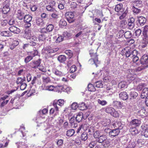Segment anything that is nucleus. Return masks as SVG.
<instances>
[{
    "label": "nucleus",
    "instance_id": "obj_1",
    "mask_svg": "<svg viewBox=\"0 0 148 148\" xmlns=\"http://www.w3.org/2000/svg\"><path fill=\"white\" fill-rule=\"evenodd\" d=\"M90 54L91 58L88 61V63L91 64H95L96 66H97V64L99 63L98 61L97 56L96 52H94L93 50L90 51Z\"/></svg>",
    "mask_w": 148,
    "mask_h": 148
},
{
    "label": "nucleus",
    "instance_id": "obj_2",
    "mask_svg": "<svg viewBox=\"0 0 148 148\" xmlns=\"http://www.w3.org/2000/svg\"><path fill=\"white\" fill-rule=\"evenodd\" d=\"M128 74L127 75L128 80L129 83H131L135 79L134 75L136 74L135 70L129 69L127 71Z\"/></svg>",
    "mask_w": 148,
    "mask_h": 148
},
{
    "label": "nucleus",
    "instance_id": "obj_3",
    "mask_svg": "<svg viewBox=\"0 0 148 148\" xmlns=\"http://www.w3.org/2000/svg\"><path fill=\"white\" fill-rule=\"evenodd\" d=\"M24 22L25 23V27L29 28L30 27L31 24V22H32V17L30 15L27 14L25 15L23 18Z\"/></svg>",
    "mask_w": 148,
    "mask_h": 148
},
{
    "label": "nucleus",
    "instance_id": "obj_4",
    "mask_svg": "<svg viewBox=\"0 0 148 148\" xmlns=\"http://www.w3.org/2000/svg\"><path fill=\"white\" fill-rule=\"evenodd\" d=\"M106 112L107 113L110 114L112 116L115 117H117L119 116L118 112L112 107H106Z\"/></svg>",
    "mask_w": 148,
    "mask_h": 148
},
{
    "label": "nucleus",
    "instance_id": "obj_5",
    "mask_svg": "<svg viewBox=\"0 0 148 148\" xmlns=\"http://www.w3.org/2000/svg\"><path fill=\"white\" fill-rule=\"evenodd\" d=\"M64 101L62 99H60L58 100L57 102L56 101H54L53 103V105L56 111V114H58V112L59 111L58 108V107L57 105H58L60 106H62L64 104Z\"/></svg>",
    "mask_w": 148,
    "mask_h": 148
},
{
    "label": "nucleus",
    "instance_id": "obj_6",
    "mask_svg": "<svg viewBox=\"0 0 148 148\" xmlns=\"http://www.w3.org/2000/svg\"><path fill=\"white\" fill-rule=\"evenodd\" d=\"M58 49V48H57L51 49L50 47H48L43 49L42 51L44 53L49 55L56 52Z\"/></svg>",
    "mask_w": 148,
    "mask_h": 148
},
{
    "label": "nucleus",
    "instance_id": "obj_7",
    "mask_svg": "<svg viewBox=\"0 0 148 148\" xmlns=\"http://www.w3.org/2000/svg\"><path fill=\"white\" fill-rule=\"evenodd\" d=\"M67 20L69 23H73L74 21V13L72 12H67L65 14Z\"/></svg>",
    "mask_w": 148,
    "mask_h": 148
},
{
    "label": "nucleus",
    "instance_id": "obj_8",
    "mask_svg": "<svg viewBox=\"0 0 148 148\" xmlns=\"http://www.w3.org/2000/svg\"><path fill=\"white\" fill-rule=\"evenodd\" d=\"M52 71L55 75L58 77H61L64 75V73L61 69H59L58 68H55L53 69Z\"/></svg>",
    "mask_w": 148,
    "mask_h": 148
},
{
    "label": "nucleus",
    "instance_id": "obj_9",
    "mask_svg": "<svg viewBox=\"0 0 148 148\" xmlns=\"http://www.w3.org/2000/svg\"><path fill=\"white\" fill-rule=\"evenodd\" d=\"M54 28V26L53 25L49 24L47 27L46 28H42L41 29L40 32L41 33H46L51 32Z\"/></svg>",
    "mask_w": 148,
    "mask_h": 148
},
{
    "label": "nucleus",
    "instance_id": "obj_10",
    "mask_svg": "<svg viewBox=\"0 0 148 148\" xmlns=\"http://www.w3.org/2000/svg\"><path fill=\"white\" fill-rule=\"evenodd\" d=\"M8 95H5L1 97L0 99V102H1L0 104V106L1 107H4L6 105L8 102L9 100H5L8 97Z\"/></svg>",
    "mask_w": 148,
    "mask_h": 148
},
{
    "label": "nucleus",
    "instance_id": "obj_11",
    "mask_svg": "<svg viewBox=\"0 0 148 148\" xmlns=\"http://www.w3.org/2000/svg\"><path fill=\"white\" fill-rule=\"evenodd\" d=\"M141 63L144 65H147L148 67V56L146 54L143 55L140 60Z\"/></svg>",
    "mask_w": 148,
    "mask_h": 148
},
{
    "label": "nucleus",
    "instance_id": "obj_12",
    "mask_svg": "<svg viewBox=\"0 0 148 148\" xmlns=\"http://www.w3.org/2000/svg\"><path fill=\"white\" fill-rule=\"evenodd\" d=\"M138 51L136 50H134L132 51L131 50H128L127 51H126L125 53L126 56L127 57H130L131 58L132 56H135V54H137Z\"/></svg>",
    "mask_w": 148,
    "mask_h": 148
},
{
    "label": "nucleus",
    "instance_id": "obj_13",
    "mask_svg": "<svg viewBox=\"0 0 148 148\" xmlns=\"http://www.w3.org/2000/svg\"><path fill=\"white\" fill-rule=\"evenodd\" d=\"M119 133V130L118 129H116L111 130L109 132L110 137L112 138L117 136Z\"/></svg>",
    "mask_w": 148,
    "mask_h": 148
},
{
    "label": "nucleus",
    "instance_id": "obj_14",
    "mask_svg": "<svg viewBox=\"0 0 148 148\" xmlns=\"http://www.w3.org/2000/svg\"><path fill=\"white\" fill-rule=\"evenodd\" d=\"M32 35L30 30L26 29L23 35V37L26 39H29Z\"/></svg>",
    "mask_w": 148,
    "mask_h": 148
},
{
    "label": "nucleus",
    "instance_id": "obj_15",
    "mask_svg": "<svg viewBox=\"0 0 148 148\" xmlns=\"http://www.w3.org/2000/svg\"><path fill=\"white\" fill-rule=\"evenodd\" d=\"M16 18L19 20H22L24 16V14L21 10H18L16 14Z\"/></svg>",
    "mask_w": 148,
    "mask_h": 148
},
{
    "label": "nucleus",
    "instance_id": "obj_16",
    "mask_svg": "<svg viewBox=\"0 0 148 148\" xmlns=\"http://www.w3.org/2000/svg\"><path fill=\"white\" fill-rule=\"evenodd\" d=\"M9 30L15 34H18L20 32V30L18 28L15 26H12L9 28Z\"/></svg>",
    "mask_w": 148,
    "mask_h": 148
},
{
    "label": "nucleus",
    "instance_id": "obj_17",
    "mask_svg": "<svg viewBox=\"0 0 148 148\" xmlns=\"http://www.w3.org/2000/svg\"><path fill=\"white\" fill-rule=\"evenodd\" d=\"M29 39L31 41L29 43V45L33 46L36 45L35 42L37 40V38L35 36L32 35Z\"/></svg>",
    "mask_w": 148,
    "mask_h": 148
},
{
    "label": "nucleus",
    "instance_id": "obj_18",
    "mask_svg": "<svg viewBox=\"0 0 148 148\" xmlns=\"http://www.w3.org/2000/svg\"><path fill=\"white\" fill-rule=\"evenodd\" d=\"M119 98L123 100H126L128 98V96L125 92H123L119 94Z\"/></svg>",
    "mask_w": 148,
    "mask_h": 148
},
{
    "label": "nucleus",
    "instance_id": "obj_19",
    "mask_svg": "<svg viewBox=\"0 0 148 148\" xmlns=\"http://www.w3.org/2000/svg\"><path fill=\"white\" fill-rule=\"evenodd\" d=\"M148 95V88H145L143 90L141 95V97L142 99H144L147 97Z\"/></svg>",
    "mask_w": 148,
    "mask_h": 148
},
{
    "label": "nucleus",
    "instance_id": "obj_20",
    "mask_svg": "<svg viewBox=\"0 0 148 148\" xmlns=\"http://www.w3.org/2000/svg\"><path fill=\"white\" fill-rule=\"evenodd\" d=\"M135 19L133 18H131L130 19L128 20V25L129 26L130 28H132L134 26Z\"/></svg>",
    "mask_w": 148,
    "mask_h": 148
},
{
    "label": "nucleus",
    "instance_id": "obj_21",
    "mask_svg": "<svg viewBox=\"0 0 148 148\" xmlns=\"http://www.w3.org/2000/svg\"><path fill=\"white\" fill-rule=\"evenodd\" d=\"M41 33V34L39 36V39L40 40L44 41L46 38L48 37V33L47 32Z\"/></svg>",
    "mask_w": 148,
    "mask_h": 148
},
{
    "label": "nucleus",
    "instance_id": "obj_22",
    "mask_svg": "<svg viewBox=\"0 0 148 148\" xmlns=\"http://www.w3.org/2000/svg\"><path fill=\"white\" fill-rule=\"evenodd\" d=\"M140 123V121L137 119H134L130 122V124L134 126H139Z\"/></svg>",
    "mask_w": 148,
    "mask_h": 148
},
{
    "label": "nucleus",
    "instance_id": "obj_23",
    "mask_svg": "<svg viewBox=\"0 0 148 148\" xmlns=\"http://www.w3.org/2000/svg\"><path fill=\"white\" fill-rule=\"evenodd\" d=\"M107 138V137L105 135H101L97 139V141L99 143H102Z\"/></svg>",
    "mask_w": 148,
    "mask_h": 148
},
{
    "label": "nucleus",
    "instance_id": "obj_24",
    "mask_svg": "<svg viewBox=\"0 0 148 148\" xmlns=\"http://www.w3.org/2000/svg\"><path fill=\"white\" fill-rule=\"evenodd\" d=\"M113 125L114 127H116V129H121L123 128V125L121 122L120 121H116L113 124Z\"/></svg>",
    "mask_w": 148,
    "mask_h": 148
},
{
    "label": "nucleus",
    "instance_id": "obj_25",
    "mask_svg": "<svg viewBox=\"0 0 148 148\" xmlns=\"http://www.w3.org/2000/svg\"><path fill=\"white\" fill-rule=\"evenodd\" d=\"M136 145L135 141L131 140L127 143V147L125 148H134Z\"/></svg>",
    "mask_w": 148,
    "mask_h": 148
},
{
    "label": "nucleus",
    "instance_id": "obj_26",
    "mask_svg": "<svg viewBox=\"0 0 148 148\" xmlns=\"http://www.w3.org/2000/svg\"><path fill=\"white\" fill-rule=\"evenodd\" d=\"M106 89V92L109 95H112L114 92V90H113L111 86L107 85Z\"/></svg>",
    "mask_w": 148,
    "mask_h": 148
},
{
    "label": "nucleus",
    "instance_id": "obj_27",
    "mask_svg": "<svg viewBox=\"0 0 148 148\" xmlns=\"http://www.w3.org/2000/svg\"><path fill=\"white\" fill-rule=\"evenodd\" d=\"M138 22L141 26H143L146 22V19L143 16H140L138 18Z\"/></svg>",
    "mask_w": 148,
    "mask_h": 148
},
{
    "label": "nucleus",
    "instance_id": "obj_28",
    "mask_svg": "<svg viewBox=\"0 0 148 148\" xmlns=\"http://www.w3.org/2000/svg\"><path fill=\"white\" fill-rule=\"evenodd\" d=\"M127 83L125 81H122L119 82L118 84V87L121 89L124 88L126 87Z\"/></svg>",
    "mask_w": 148,
    "mask_h": 148
},
{
    "label": "nucleus",
    "instance_id": "obj_29",
    "mask_svg": "<svg viewBox=\"0 0 148 148\" xmlns=\"http://www.w3.org/2000/svg\"><path fill=\"white\" fill-rule=\"evenodd\" d=\"M42 79L43 82L45 83H48L51 82L50 78L47 76H43L42 77Z\"/></svg>",
    "mask_w": 148,
    "mask_h": 148
},
{
    "label": "nucleus",
    "instance_id": "obj_30",
    "mask_svg": "<svg viewBox=\"0 0 148 148\" xmlns=\"http://www.w3.org/2000/svg\"><path fill=\"white\" fill-rule=\"evenodd\" d=\"M83 118V114L82 112L79 113L76 117V121L78 122H80L82 119Z\"/></svg>",
    "mask_w": 148,
    "mask_h": 148
},
{
    "label": "nucleus",
    "instance_id": "obj_31",
    "mask_svg": "<svg viewBox=\"0 0 148 148\" xmlns=\"http://www.w3.org/2000/svg\"><path fill=\"white\" fill-rule=\"evenodd\" d=\"M75 133V131L73 129H71L68 130L66 133V135L69 137L72 136Z\"/></svg>",
    "mask_w": 148,
    "mask_h": 148
},
{
    "label": "nucleus",
    "instance_id": "obj_32",
    "mask_svg": "<svg viewBox=\"0 0 148 148\" xmlns=\"http://www.w3.org/2000/svg\"><path fill=\"white\" fill-rule=\"evenodd\" d=\"M36 21L37 25L40 26H42L44 23V21L40 18H36Z\"/></svg>",
    "mask_w": 148,
    "mask_h": 148
},
{
    "label": "nucleus",
    "instance_id": "obj_33",
    "mask_svg": "<svg viewBox=\"0 0 148 148\" xmlns=\"http://www.w3.org/2000/svg\"><path fill=\"white\" fill-rule=\"evenodd\" d=\"M19 131L21 133L23 137L26 136L27 131H25V127L23 125L21 126L19 129Z\"/></svg>",
    "mask_w": 148,
    "mask_h": 148
},
{
    "label": "nucleus",
    "instance_id": "obj_34",
    "mask_svg": "<svg viewBox=\"0 0 148 148\" xmlns=\"http://www.w3.org/2000/svg\"><path fill=\"white\" fill-rule=\"evenodd\" d=\"M58 59L60 62L63 63L66 60V58L64 56L61 55L58 57Z\"/></svg>",
    "mask_w": 148,
    "mask_h": 148
},
{
    "label": "nucleus",
    "instance_id": "obj_35",
    "mask_svg": "<svg viewBox=\"0 0 148 148\" xmlns=\"http://www.w3.org/2000/svg\"><path fill=\"white\" fill-rule=\"evenodd\" d=\"M130 132L133 135H135L139 133V131L135 127L131 128L130 130Z\"/></svg>",
    "mask_w": 148,
    "mask_h": 148
},
{
    "label": "nucleus",
    "instance_id": "obj_36",
    "mask_svg": "<svg viewBox=\"0 0 148 148\" xmlns=\"http://www.w3.org/2000/svg\"><path fill=\"white\" fill-rule=\"evenodd\" d=\"M110 142L109 140L107 139L102 143V145L105 148H107L110 145Z\"/></svg>",
    "mask_w": 148,
    "mask_h": 148
},
{
    "label": "nucleus",
    "instance_id": "obj_37",
    "mask_svg": "<svg viewBox=\"0 0 148 148\" xmlns=\"http://www.w3.org/2000/svg\"><path fill=\"white\" fill-rule=\"evenodd\" d=\"M78 108L79 110H84L87 108L86 106L84 103L82 102L78 105Z\"/></svg>",
    "mask_w": 148,
    "mask_h": 148
},
{
    "label": "nucleus",
    "instance_id": "obj_38",
    "mask_svg": "<svg viewBox=\"0 0 148 148\" xmlns=\"http://www.w3.org/2000/svg\"><path fill=\"white\" fill-rule=\"evenodd\" d=\"M142 3L141 1L136 0L133 2V7L136 6L139 7L141 6Z\"/></svg>",
    "mask_w": 148,
    "mask_h": 148
},
{
    "label": "nucleus",
    "instance_id": "obj_39",
    "mask_svg": "<svg viewBox=\"0 0 148 148\" xmlns=\"http://www.w3.org/2000/svg\"><path fill=\"white\" fill-rule=\"evenodd\" d=\"M137 54H135V56H132L131 57L132 58V60L133 62V65H135L136 64H137V63H136V62L138 60L139 58L138 56H137Z\"/></svg>",
    "mask_w": 148,
    "mask_h": 148
},
{
    "label": "nucleus",
    "instance_id": "obj_40",
    "mask_svg": "<svg viewBox=\"0 0 148 148\" xmlns=\"http://www.w3.org/2000/svg\"><path fill=\"white\" fill-rule=\"evenodd\" d=\"M123 7V5L122 4H120L116 5L114 8L116 11L118 12L121 10Z\"/></svg>",
    "mask_w": 148,
    "mask_h": 148
},
{
    "label": "nucleus",
    "instance_id": "obj_41",
    "mask_svg": "<svg viewBox=\"0 0 148 148\" xmlns=\"http://www.w3.org/2000/svg\"><path fill=\"white\" fill-rule=\"evenodd\" d=\"M46 9L48 11L51 12H55L56 11L54 8L50 5H48L46 6Z\"/></svg>",
    "mask_w": 148,
    "mask_h": 148
},
{
    "label": "nucleus",
    "instance_id": "obj_42",
    "mask_svg": "<svg viewBox=\"0 0 148 148\" xmlns=\"http://www.w3.org/2000/svg\"><path fill=\"white\" fill-rule=\"evenodd\" d=\"M147 68V65H144L142 64L140 66L136 68L135 70L136 71H141L142 70L145 69Z\"/></svg>",
    "mask_w": 148,
    "mask_h": 148
},
{
    "label": "nucleus",
    "instance_id": "obj_43",
    "mask_svg": "<svg viewBox=\"0 0 148 148\" xmlns=\"http://www.w3.org/2000/svg\"><path fill=\"white\" fill-rule=\"evenodd\" d=\"M18 148H26L27 147V145L23 142L18 143Z\"/></svg>",
    "mask_w": 148,
    "mask_h": 148
},
{
    "label": "nucleus",
    "instance_id": "obj_44",
    "mask_svg": "<svg viewBox=\"0 0 148 148\" xmlns=\"http://www.w3.org/2000/svg\"><path fill=\"white\" fill-rule=\"evenodd\" d=\"M10 1L9 0H5L3 4V6L5 7L10 8Z\"/></svg>",
    "mask_w": 148,
    "mask_h": 148
},
{
    "label": "nucleus",
    "instance_id": "obj_45",
    "mask_svg": "<svg viewBox=\"0 0 148 148\" xmlns=\"http://www.w3.org/2000/svg\"><path fill=\"white\" fill-rule=\"evenodd\" d=\"M88 90L89 91L94 92L96 90L94 86L91 84H89L88 85Z\"/></svg>",
    "mask_w": 148,
    "mask_h": 148
},
{
    "label": "nucleus",
    "instance_id": "obj_46",
    "mask_svg": "<svg viewBox=\"0 0 148 148\" xmlns=\"http://www.w3.org/2000/svg\"><path fill=\"white\" fill-rule=\"evenodd\" d=\"M146 111L144 109H141L138 112V114L143 117L145 116L146 115Z\"/></svg>",
    "mask_w": 148,
    "mask_h": 148
},
{
    "label": "nucleus",
    "instance_id": "obj_47",
    "mask_svg": "<svg viewBox=\"0 0 148 148\" xmlns=\"http://www.w3.org/2000/svg\"><path fill=\"white\" fill-rule=\"evenodd\" d=\"M67 25V23L66 21L64 19H62L60 21L59 25L60 26L62 27L65 26Z\"/></svg>",
    "mask_w": 148,
    "mask_h": 148
},
{
    "label": "nucleus",
    "instance_id": "obj_48",
    "mask_svg": "<svg viewBox=\"0 0 148 148\" xmlns=\"http://www.w3.org/2000/svg\"><path fill=\"white\" fill-rule=\"evenodd\" d=\"M124 36L126 38H129L132 36V33L130 31H127L124 34Z\"/></svg>",
    "mask_w": 148,
    "mask_h": 148
},
{
    "label": "nucleus",
    "instance_id": "obj_49",
    "mask_svg": "<svg viewBox=\"0 0 148 148\" xmlns=\"http://www.w3.org/2000/svg\"><path fill=\"white\" fill-rule=\"evenodd\" d=\"M74 119V117L71 118L70 120V123L71 124V126L72 127H77V123H74V122L73 121V120Z\"/></svg>",
    "mask_w": 148,
    "mask_h": 148
},
{
    "label": "nucleus",
    "instance_id": "obj_50",
    "mask_svg": "<svg viewBox=\"0 0 148 148\" xmlns=\"http://www.w3.org/2000/svg\"><path fill=\"white\" fill-rule=\"evenodd\" d=\"M97 103L99 104L104 106L107 104V102L105 100H102L100 99H98L97 100Z\"/></svg>",
    "mask_w": 148,
    "mask_h": 148
},
{
    "label": "nucleus",
    "instance_id": "obj_51",
    "mask_svg": "<svg viewBox=\"0 0 148 148\" xmlns=\"http://www.w3.org/2000/svg\"><path fill=\"white\" fill-rule=\"evenodd\" d=\"M10 9V8H7L3 6L2 12L4 14H6L9 11Z\"/></svg>",
    "mask_w": 148,
    "mask_h": 148
},
{
    "label": "nucleus",
    "instance_id": "obj_52",
    "mask_svg": "<svg viewBox=\"0 0 148 148\" xmlns=\"http://www.w3.org/2000/svg\"><path fill=\"white\" fill-rule=\"evenodd\" d=\"M0 35L3 36H10L9 32L8 31H3L0 33Z\"/></svg>",
    "mask_w": 148,
    "mask_h": 148
},
{
    "label": "nucleus",
    "instance_id": "obj_53",
    "mask_svg": "<svg viewBox=\"0 0 148 148\" xmlns=\"http://www.w3.org/2000/svg\"><path fill=\"white\" fill-rule=\"evenodd\" d=\"M24 81V80L21 77H19L17 79L16 83L18 84L21 85L23 83Z\"/></svg>",
    "mask_w": 148,
    "mask_h": 148
},
{
    "label": "nucleus",
    "instance_id": "obj_54",
    "mask_svg": "<svg viewBox=\"0 0 148 148\" xmlns=\"http://www.w3.org/2000/svg\"><path fill=\"white\" fill-rule=\"evenodd\" d=\"M130 95L131 99H134L137 97L138 94L135 92H133L130 93Z\"/></svg>",
    "mask_w": 148,
    "mask_h": 148
},
{
    "label": "nucleus",
    "instance_id": "obj_55",
    "mask_svg": "<svg viewBox=\"0 0 148 148\" xmlns=\"http://www.w3.org/2000/svg\"><path fill=\"white\" fill-rule=\"evenodd\" d=\"M95 86L97 88H101L103 87V84L101 81H99L95 83Z\"/></svg>",
    "mask_w": 148,
    "mask_h": 148
},
{
    "label": "nucleus",
    "instance_id": "obj_56",
    "mask_svg": "<svg viewBox=\"0 0 148 148\" xmlns=\"http://www.w3.org/2000/svg\"><path fill=\"white\" fill-rule=\"evenodd\" d=\"M113 104L114 106L119 107H121L122 105L121 103L120 102L116 101H113Z\"/></svg>",
    "mask_w": 148,
    "mask_h": 148
},
{
    "label": "nucleus",
    "instance_id": "obj_57",
    "mask_svg": "<svg viewBox=\"0 0 148 148\" xmlns=\"http://www.w3.org/2000/svg\"><path fill=\"white\" fill-rule=\"evenodd\" d=\"M38 52L36 50H34L29 53V54H30L31 56L32 57V58L38 55Z\"/></svg>",
    "mask_w": 148,
    "mask_h": 148
},
{
    "label": "nucleus",
    "instance_id": "obj_58",
    "mask_svg": "<svg viewBox=\"0 0 148 148\" xmlns=\"http://www.w3.org/2000/svg\"><path fill=\"white\" fill-rule=\"evenodd\" d=\"M88 138L87 134L86 133H83L81 135V138L83 141L86 140Z\"/></svg>",
    "mask_w": 148,
    "mask_h": 148
},
{
    "label": "nucleus",
    "instance_id": "obj_59",
    "mask_svg": "<svg viewBox=\"0 0 148 148\" xmlns=\"http://www.w3.org/2000/svg\"><path fill=\"white\" fill-rule=\"evenodd\" d=\"M55 87L52 85L47 86L46 87L45 89L49 91H53Z\"/></svg>",
    "mask_w": 148,
    "mask_h": 148
},
{
    "label": "nucleus",
    "instance_id": "obj_60",
    "mask_svg": "<svg viewBox=\"0 0 148 148\" xmlns=\"http://www.w3.org/2000/svg\"><path fill=\"white\" fill-rule=\"evenodd\" d=\"M33 59L32 57L30 55L27 56L25 59V63H27Z\"/></svg>",
    "mask_w": 148,
    "mask_h": 148
},
{
    "label": "nucleus",
    "instance_id": "obj_61",
    "mask_svg": "<svg viewBox=\"0 0 148 148\" xmlns=\"http://www.w3.org/2000/svg\"><path fill=\"white\" fill-rule=\"evenodd\" d=\"M64 39L63 36H58L57 38L56 39L55 41L56 43H59L62 42Z\"/></svg>",
    "mask_w": 148,
    "mask_h": 148
},
{
    "label": "nucleus",
    "instance_id": "obj_62",
    "mask_svg": "<svg viewBox=\"0 0 148 148\" xmlns=\"http://www.w3.org/2000/svg\"><path fill=\"white\" fill-rule=\"evenodd\" d=\"M25 70L23 69H20L18 71L17 73V75L19 76L23 75L25 73Z\"/></svg>",
    "mask_w": 148,
    "mask_h": 148
},
{
    "label": "nucleus",
    "instance_id": "obj_63",
    "mask_svg": "<svg viewBox=\"0 0 148 148\" xmlns=\"http://www.w3.org/2000/svg\"><path fill=\"white\" fill-rule=\"evenodd\" d=\"M100 135V132L99 131H97L94 133L93 136L95 138H98Z\"/></svg>",
    "mask_w": 148,
    "mask_h": 148
},
{
    "label": "nucleus",
    "instance_id": "obj_64",
    "mask_svg": "<svg viewBox=\"0 0 148 148\" xmlns=\"http://www.w3.org/2000/svg\"><path fill=\"white\" fill-rule=\"evenodd\" d=\"M77 4L75 2H72L70 4V7L72 9H75L77 8Z\"/></svg>",
    "mask_w": 148,
    "mask_h": 148
}]
</instances>
